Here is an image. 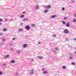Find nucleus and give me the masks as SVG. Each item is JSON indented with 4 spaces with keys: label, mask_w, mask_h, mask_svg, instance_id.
<instances>
[{
    "label": "nucleus",
    "mask_w": 76,
    "mask_h": 76,
    "mask_svg": "<svg viewBox=\"0 0 76 76\" xmlns=\"http://www.w3.org/2000/svg\"><path fill=\"white\" fill-rule=\"evenodd\" d=\"M64 34H69V31L68 29H66L64 30Z\"/></svg>",
    "instance_id": "obj_1"
},
{
    "label": "nucleus",
    "mask_w": 76,
    "mask_h": 76,
    "mask_svg": "<svg viewBox=\"0 0 76 76\" xmlns=\"http://www.w3.org/2000/svg\"><path fill=\"white\" fill-rule=\"evenodd\" d=\"M25 28L27 30H29V29H31V28L30 27V26L28 25L26 26Z\"/></svg>",
    "instance_id": "obj_2"
},
{
    "label": "nucleus",
    "mask_w": 76,
    "mask_h": 76,
    "mask_svg": "<svg viewBox=\"0 0 76 76\" xmlns=\"http://www.w3.org/2000/svg\"><path fill=\"white\" fill-rule=\"evenodd\" d=\"M51 6L50 5H47L45 7V9H51Z\"/></svg>",
    "instance_id": "obj_3"
},
{
    "label": "nucleus",
    "mask_w": 76,
    "mask_h": 76,
    "mask_svg": "<svg viewBox=\"0 0 76 76\" xmlns=\"http://www.w3.org/2000/svg\"><path fill=\"white\" fill-rule=\"evenodd\" d=\"M23 48H26L28 47V45L24 44L23 45Z\"/></svg>",
    "instance_id": "obj_4"
},
{
    "label": "nucleus",
    "mask_w": 76,
    "mask_h": 76,
    "mask_svg": "<svg viewBox=\"0 0 76 76\" xmlns=\"http://www.w3.org/2000/svg\"><path fill=\"white\" fill-rule=\"evenodd\" d=\"M57 17V15H52V16L50 17V18H55Z\"/></svg>",
    "instance_id": "obj_5"
},
{
    "label": "nucleus",
    "mask_w": 76,
    "mask_h": 76,
    "mask_svg": "<svg viewBox=\"0 0 76 76\" xmlns=\"http://www.w3.org/2000/svg\"><path fill=\"white\" fill-rule=\"evenodd\" d=\"M37 58H39V59H43V58H44V57L38 56Z\"/></svg>",
    "instance_id": "obj_6"
},
{
    "label": "nucleus",
    "mask_w": 76,
    "mask_h": 76,
    "mask_svg": "<svg viewBox=\"0 0 76 76\" xmlns=\"http://www.w3.org/2000/svg\"><path fill=\"white\" fill-rule=\"evenodd\" d=\"M39 9V6L37 5L35 7V9L36 10H38Z\"/></svg>",
    "instance_id": "obj_7"
},
{
    "label": "nucleus",
    "mask_w": 76,
    "mask_h": 76,
    "mask_svg": "<svg viewBox=\"0 0 76 76\" xmlns=\"http://www.w3.org/2000/svg\"><path fill=\"white\" fill-rule=\"evenodd\" d=\"M48 12V10L47 9L45 10L44 11V13H47V12Z\"/></svg>",
    "instance_id": "obj_8"
},
{
    "label": "nucleus",
    "mask_w": 76,
    "mask_h": 76,
    "mask_svg": "<svg viewBox=\"0 0 76 76\" xmlns=\"http://www.w3.org/2000/svg\"><path fill=\"white\" fill-rule=\"evenodd\" d=\"M7 31V29L6 28H4L3 30V32H6V31Z\"/></svg>",
    "instance_id": "obj_9"
},
{
    "label": "nucleus",
    "mask_w": 76,
    "mask_h": 76,
    "mask_svg": "<svg viewBox=\"0 0 76 76\" xmlns=\"http://www.w3.org/2000/svg\"><path fill=\"white\" fill-rule=\"evenodd\" d=\"M17 52L19 54H20L21 53V52H20V50H17Z\"/></svg>",
    "instance_id": "obj_10"
},
{
    "label": "nucleus",
    "mask_w": 76,
    "mask_h": 76,
    "mask_svg": "<svg viewBox=\"0 0 76 76\" xmlns=\"http://www.w3.org/2000/svg\"><path fill=\"white\" fill-rule=\"evenodd\" d=\"M34 70L32 69V70H31V75H33V74H34Z\"/></svg>",
    "instance_id": "obj_11"
},
{
    "label": "nucleus",
    "mask_w": 76,
    "mask_h": 76,
    "mask_svg": "<svg viewBox=\"0 0 76 76\" xmlns=\"http://www.w3.org/2000/svg\"><path fill=\"white\" fill-rule=\"evenodd\" d=\"M16 62V61H14V60H12L11 61H10V63H15Z\"/></svg>",
    "instance_id": "obj_12"
},
{
    "label": "nucleus",
    "mask_w": 76,
    "mask_h": 76,
    "mask_svg": "<svg viewBox=\"0 0 76 76\" xmlns=\"http://www.w3.org/2000/svg\"><path fill=\"white\" fill-rule=\"evenodd\" d=\"M9 57V55H6V56L4 57V58H8Z\"/></svg>",
    "instance_id": "obj_13"
},
{
    "label": "nucleus",
    "mask_w": 76,
    "mask_h": 76,
    "mask_svg": "<svg viewBox=\"0 0 76 76\" xmlns=\"http://www.w3.org/2000/svg\"><path fill=\"white\" fill-rule=\"evenodd\" d=\"M23 31V29L20 28L19 29L18 31L19 32H22Z\"/></svg>",
    "instance_id": "obj_14"
},
{
    "label": "nucleus",
    "mask_w": 76,
    "mask_h": 76,
    "mask_svg": "<svg viewBox=\"0 0 76 76\" xmlns=\"http://www.w3.org/2000/svg\"><path fill=\"white\" fill-rule=\"evenodd\" d=\"M23 21H29V19H27V18H26V19H24L23 20Z\"/></svg>",
    "instance_id": "obj_15"
},
{
    "label": "nucleus",
    "mask_w": 76,
    "mask_h": 76,
    "mask_svg": "<svg viewBox=\"0 0 76 76\" xmlns=\"http://www.w3.org/2000/svg\"><path fill=\"white\" fill-rule=\"evenodd\" d=\"M62 23H63V24L64 25H66V22H65V21H63L62 22Z\"/></svg>",
    "instance_id": "obj_16"
},
{
    "label": "nucleus",
    "mask_w": 76,
    "mask_h": 76,
    "mask_svg": "<svg viewBox=\"0 0 76 76\" xmlns=\"http://www.w3.org/2000/svg\"><path fill=\"white\" fill-rule=\"evenodd\" d=\"M36 26V25L34 24H33L31 25V26H32V27H35V26Z\"/></svg>",
    "instance_id": "obj_17"
},
{
    "label": "nucleus",
    "mask_w": 76,
    "mask_h": 76,
    "mask_svg": "<svg viewBox=\"0 0 76 76\" xmlns=\"http://www.w3.org/2000/svg\"><path fill=\"white\" fill-rule=\"evenodd\" d=\"M69 26H70V24L69 23L66 24V26H67V27H69Z\"/></svg>",
    "instance_id": "obj_18"
},
{
    "label": "nucleus",
    "mask_w": 76,
    "mask_h": 76,
    "mask_svg": "<svg viewBox=\"0 0 76 76\" xmlns=\"http://www.w3.org/2000/svg\"><path fill=\"white\" fill-rule=\"evenodd\" d=\"M63 69H66V67L65 66H64L62 67Z\"/></svg>",
    "instance_id": "obj_19"
},
{
    "label": "nucleus",
    "mask_w": 76,
    "mask_h": 76,
    "mask_svg": "<svg viewBox=\"0 0 76 76\" xmlns=\"http://www.w3.org/2000/svg\"><path fill=\"white\" fill-rule=\"evenodd\" d=\"M43 74H47V73H48V72L46 71L43 72Z\"/></svg>",
    "instance_id": "obj_20"
},
{
    "label": "nucleus",
    "mask_w": 76,
    "mask_h": 76,
    "mask_svg": "<svg viewBox=\"0 0 76 76\" xmlns=\"http://www.w3.org/2000/svg\"><path fill=\"white\" fill-rule=\"evenodd\" d=\"M52 37H56V35L55 34H53L52 35Z\"/></svg>",
    "instance_id": "obj_21"
},
{
    "label": "nucleus",
    "mask_w": 76,
    "mask_h": 76,
    "mask_svg": "<svg viewBox=\"0 0 76 76\" xmlns=\"http://www.w3.org/2000/svg\"><path fill=\"white\" fill-rule=\"evenodd\" d=\"M69 59H70L71 60H72L73 58V57L72 56H71V57H69Z\"/></svg>",
    "instance_id": "obj_22"
},
{
    "label": "nucleus",
    "mask_w": 76,
    "mask_h": 76,
    "mask_svg": "<svg viewBox=\"0 0 76 76\" xmlns=\"http://www.w3.org/2000/svg\"><path fill=\"white\" fill-rule=\"evenodd\" d=\"M2 41H6V40H5V39L4 38H2Z\"/></svg>",
    "instance_id": "obj_23"
},
{
    "label": "nucleus",
    "mask_w": 76,
    "mask_h": 76,
    "mask_svg": "<svg viewBox=\"0 0 76 76\" xmlns=\"http://www.w3.org/2000/svg\"><path fill=\"white\" fill-rule=\"evenodd\" d=\"M24 15H22L20 16V18H24Z\"/></svg>",
    "instance_id": "obj_24"
},
{
    "label": "nucleus",
    "mask_w": 76,
    "mask_h": 76,
    "mask_svg": "<svg viewBox=\"0 0 76 76\" xmlns=\"http://www.w3.org/2000/svg\"><path fill=\"white\" fill-rule=\"evenodd\" d=\"M55 49L56 50H58L59 49L57 47H55Z\"/></svg>",
    "instance_id": "obj_25"
},
{
    "label": "nucleus",
    "mask_w": 76,
    "mask_h": 76,
    "mask_svg": "<svg viewBox=\"0 0 76 76\" xmlns=\"http://www.w3.org/2000/svg\"><path fill=\"white\" fill-rule=\"evenodd\" d=\"M76 22V19H74L73 21V22Z\"/></svg>",
    "instance_id": "obj_26"
},
{
    "label": "nucleus",
    "mask_w": 76,
    "mask_h": 76,
    "mask_svg": "<svg viewBox=\"0 0 76 76\" xmlns=\"http://www.w3.org/2000/svg\"><path fill=\"white\" fill-rule=\"evenodd\" d=\"M3 66H5L6 67V66H7V64H3Z\"/></svg>",
    "instance_id": "obj_27"
},
{
    "label": "nucleus",
    "mask_w": 76,
    "mask_h": 76,
    "mask_svg": "<svg viewBox=\"0 0 76 76\" xmlns=\"http://www.w3.org/2000/svg\"><path fill=\"white\" fill-rule=\"evenodd\" d=\"M65 10V8L64 7H63L62 8V11H64Z\"/></svg>",
    "instance_id": "obj_28"
},
{
    "label": "nucleus",
    "mask_w": 76,
    "mask_h": 76,
    "mask_svg": "<svg viewBox=\"0 0 76 76\" xmlns=\"http://www.w3.org/2000/svg\"><path fill=\"white\" fill-rule=\"evenodd\" d=\"M71 64L72 65H75V63L74 62H72V63Z\"/></svg>",
    "instance_id": "obj_29"
},
{
    "label": "nucleus",
    "mask_w": 76,
    "mask_h": 76,
    "mask_svg": "<svg viewBox=\"0 0 76 76\" xmlns=\"http://www.w3.org/2000/svg\"><path fill=\"white\" fill-rule=\"evenodd\" d=\"M3 74V73L1 71H0V75H1L2 74Z\"/></svg>",
    "instance_id": "obj_30"
},
{
    "label": "nucleus",
    "mask_w": 76,
    "mask_h": 76,
    "mask_svg": "<svg viewBox=\"0 0 76 76\" xmlns=\"http://www.w3.org/2000/svg\"><path fill=\"white\" fill-rule=\"evenodd\" d=\"M67 19V17H65L64 18V20H66Z\"/></svg>",
    "instance_id": "obj_31"
},
{
    "label": "nucleus",
    "mask_w": 76,
    "mask_h": 76,
    "mask_svg": "<svg viewBox=\"0 0 76 76\" xmlns=\"http://www.w3.org/2000/svg\"><path fill=\"white\" fill-rule=\"evenodd\" d=\"M73 16H74V17H76V14H74Z\"/></svg>",
    "instance_id": "obj_32"
},
{
    "label": "nucleus",
    "mask_w": 76,
    "mask_h": 76,
    "mask_svg": "<svg viewBox=\"0 0 76 76\" xmlns=\"http://www.w3.org/2000/svg\"><path fill=\"white\" fill-rule=\"evenodd\" d=\"M34 61V59H32L31 60V62H33V61Z\"/></svg>",
    "instance_id": "obj_33"
},
{
    "label": "nucleus",
    "mask_w": 76,
    "mask_h": 76,
    "mask_svg": "<svg viewBox=\"0 0 76 76\" xmlns=\"http://www.w3.org/2000/svg\"><path fill=\"white\" fill-rule=\"evenodd\" d=\"M26 13V12L25 11H24L22 12L23 14H25V13Z\"/></svg>",
    "instance_id": "obj_34"
},
{
    "label": "nucleus",
    "mask_w": 76,
    "mask_h": 76,
    "mask_svg": "<svg viewBox=\"0 0 76 76\" xmlns=\"http://www.w3.org/2000/svg\"><path fill=\"white\" fill-rule=\"evenodd\" d=\"M20 25H23V23H20Z\"/></svg>",
    "instance_id": "obj_35"
},
{
    "label": "nucleus",
    "mask_w": 76,
    "mask_h": 76,
    "mask_svg": "<svg viewBox=\"0 0 76 76\" xmlns=\"http://www.w3.org/2000/svg\"><path fill=\"white\" fill-rule=\"evenodd\" d=\"M14 50L13 48H11L10 49V51H13Z\"/></svg>",
    "instance_id": "obj_36"
},
{
    "label": "nucleus",
    "mask_w": 76,
    "mask_h": 76,
    "mask_svg": "<svg viewBox=\"0 0 76 76\" xmlns=\"http://www.w3.org/2000/svg\"><path fill=\"white\" fill-rule=\"evenodd\" d=\"M1 21H3V20L1 18H0V22H1Z\"/></svg>",
    "instance_id": "obj_37"
},
{
    "label": "nucleus",
    "mask_w": 76,
    "mask_h": 76,
    "mask_svg": "<svg viewBox=\"0 0 76 76\" xmlns=\"http://www.w3.org/2000/svg\"><path fill=\"white\" fill-rule=\"evenodd\" d=\"M15 74V75H19V73H16Z\"/></svg>",
    "instance_id": "obj_38"
},
{
    "label": "nucleus",
    "mask_w": 76,
    "mask_h": 76,
    "mask_svg": "<svg viewBox=\"0 0 76 76\" xmlns=\"http://www.w3.org/2000/svg\"><path fill=\"white\" fill-rule=\"evenodd\" d=\"M69 55H70V56H72V55H73V54H72V53H70L69 54Z\"/></svg>",
    "instance_id": "obj_39"
},
{
    "label": "nucleus",
    "mask_w": 76,
    "mask_h": 76,
    "mask_svg": "<svg viewBox=\"0 0 76 76\" xmlns=\"http://www.w3.org/2000/svg\"><path fill=\"white\" fill-rule=\"evenodd\" d=\"M53 52L54 53H56V50H53Z\"/></svg>",
    "instance_id": "obj_40"
},
{
    "label": "nucleus",
    "mask_w": 76,
    "mask_h": 76,
    "mask_svg": "<svg viewBox=\"0 0 76 76\" xmlns=\"http://www.w3.org/2000/svg\"><path fill=\"white\" fill-rule=\"evenodd\" d=\"M42 70H43V71H44V70H45V69H44V68H42Z\"/></svg>",
    "instance_id": "obj_41"
},
{
    "label": "nucleus",
    "mask_w": 76,
    "mask_h": 76,
    "mask_svg": "<svg viewBox=\"0 0 76 76\" xmlns=\"http://www.w3.org/2000/svg\"><path fill=\"white\" fill-rule=\"evenodd\" d=\"M3 45H4V43H3V45H1L0 46H3Z\"/></svg>",
    "instance_id": "obj_42"
},
{
    "label": "nucleus",
    "mask_w": 76,
    "mask_h": 76,
    "mask_svg": "<svg viewBox=\"0 0 76 76\" xmlns=\"http://www.w3.org/2000/svg\"><path fill=\"white\" fill-rule=\"evenodd\" d=\"M65 39H66V41H68V39H67V38Z\"/></svg>",
    "instance_id": "obj_43"
},
{
    "label": "nucleus",
    "mask_w": 76,
    "mask_h": 76,
    "mask_svg": "<svg viewBox=\"0 0 76 76\" xmlns=\"http://www.w3.org/2000/svg\"><path fill=\"white\" fill-rule=\"evenodd\" d=\"M0 35H1V36H2V35H3V34H1V33H0Z\"/></svg>",
    "instance_id": "obj_44"
},
{
    "label": "nucleus",
    "mask_w": 76,
    "mask_h": 76,
    "mask_svg": "<svg viewBox=\"0 0 76 76\" xmlns=\"http://www.w3.org/2000/svg\"><path fill=\"white\" fill-rule=\"evenodd\" d=\"M1 45H3V43H2L0 44V46Z\"/></svg>",
    "instance_id": "obj_45"
},
{
    "label": "nucleus",
    "mask_w": 76,
    "mask_h": 76,
    "mask_svg": "<svg viewBox=\"0 0 76 76\" xmlns=\"http://www.w3.org/2000/svg\"><path fill=\"white\" fill-rule=\"evenodd\" d=\"M38 44L39 45V44H41V43H40V42H38Z\"/></svg>",
    "instance_id": "obj_46"
},
{
    "label": "nucleus",
    "mask_w": 76,
    "mask_h": 76,
    "mask_svg": "<svg viewBox=\"0 0 76 76\" xmlns=\"http://www.w3.org/2000/svg\"><path fill=\"white\" fill-rule=\"evenodd\" d=\"M15 39L14 38L12 39V40H15Z\"/></svg>",
    "instance_id": "obj_47"
},
{
    "label": "nucleus",
    "mask_w": 76,
    "mask_h": 76,
    "mask_svg": "<svg viewBox=\"0 0 76 76\" xmlns=\"http://www.w3.org/2000/svg\"><path fill=\"white\" fill-rule=\"evenodd\" d=\"M49 45H51V43H50L49 44Z\"/></svg>",
    "instance_id": "obj_48"
},
{
    "label": "nucleus",
    "mask_w": 76,
    "mask_h": 76,
    "mask_svg": "<svg viewBox=\"0 0 76 76\" xmlns=\"http://www.w3.org/2000/svg\"><path fill=\"white\" fill-rule=\"evenodd\" d=\"M75 54H76V51L75 52Z\"/></svg>",
    "instance_id": "obj_49"
},
{
    "label": "nucleus",
    "mask_w": 76,
    "mask_h": 76,
    "mask_svg": "<svg viewBox=\"0 0 76 76\" xmlns=\"http://www.w3.org/2000/svg\"><path fill=\"white\" fill-rule=\"evenodd\" d=\"M5 21H7V19H5Z\"/></svg>",
    "instance_id": "obj_50"
},
{
    "label": "nucleus",
    "mask_w": 76,
    "mask_h": 76,
    "mask_svg": "<svg viewBox=\"0 0 76 76\" xmlns=\"http://www.w3.org/2000/svg\"><path fill=\"white\" fill-rule=\"evenodd\" d=\"M10 45H12V44H10Z\"/></svg>",
    "instance_id": "obj_51"
},
{
    "label": "nucleus",
    "mask_w": 76,
    "mask_h": 76,
    "mask_svg": "<svg viewBox=\"0 0 76 76\" xmlns=\"http://www.w3.org/2000/svg\"><path fill=\"white\" fill-rule=\"evenodd\" d=\"M10 20H13V19H10Z\"/></svg>",
    "instance_id": "obj_52"
},
{
    "label": "nucleus",
    "mask_w": 76,
    "mask_h": 76,
    "mask_svg": "<svg viewBox=\"0 0 76 76\" xmlns=\"http://www.w3.org/2000/svg\"><path fill=\"white\" fill-rule=\"evenodd\" d=\"M1 25V22H0V25Z\"/></svg>",
    "instance_id": "obj_53"
},
{
    "label": "nucleus",
    "mask_w": 76,
    "mask_h": 76,
    "mask_svg": "<svg viewBox=\"0 0 76 76\" xmlns=\"http://www.w3.org/2000/svg\"><path fill=\"white\" fill-rule=\"evenodd\" d=\"M73 3H74V2H73Z\"/></svg>",
    "instance_id": "obj_54"
}]
</instances>
